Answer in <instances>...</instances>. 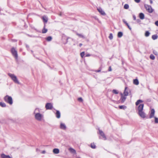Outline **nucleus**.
Returning a JSON list of instances; mask_svg holds the SVG:
<instances>
[{
  "instance_id": "f257e3e1",
  "label": "nucleus",
  "mask_w": 158,
  "mask_h": 158,
  "mask_svg": "<svg viewBox=\"0 0 158 158\" xmlns=\"http://www.w3.org/2000/svg\"><path fill=\"white\" fill-rule=\"evenodd\" d=\"M36 111H38V112L40 111V110L38 108L35 109L34 111V113L35 114V119L38 121H40L42 119V118L43 117V116L41 114L39 113H35V112Z\"/></svg>"
},
{
  "instance_id": "f03ea898",
  "label": "nucleus",
  "mask_w": 158,
  "mask_h": 158,
  "mask_svg": "<svg viewBox=\"0 0 158 158\" xmlns=\"http://www.w3.org/2000/svg\"><path fill=\"white\" fill-rule=\"evenodd\" d=\"M4 100L5 102L10 105L13 104V102L12 98L11 96L6 95L4 98Z\"/></svg>"
},
{
  "instance_id": "7ed1b4c3",
  "label": "nucleus",
  "mask_w": 158,
  "mask_h": 158,
  "mask_svg": "<svg viewBox=\"0 0 158 158\" xmlns=\"http://www.w3.org/2000/svg\"><path fill=\"white\" fill-rule=\"evenodd\" d=\"M8 75L11 78V79L15 83L18 84H19L20 83L17 78L16 76L14 74L9 73H8Z\"/></svg>"
},
{
  "instance_id": "20e7f679",
  "label": "nucleus",
  "mask_w": 158,
  "mask_h": 158,
  "mask_svg": "<svg viewBox=\"0 0 158 158\" xmlns=\"http://www.w3.org/2000/svg\"><path fill=\"white\" fill-rule=\"evenodd\" d=\"M144 7L146 10L149 13H152L154 10L152 8L151 6L147 4H145Z\"/></svg>"
},
{
  "instance_id": "39448f33",
  "label": "nucleus",
  "mask_w": 158,
  "mask_h": 158,
  "mask_svg": "<svg viewBox=\"0 0 158 158\" xmlns=\"http://www.w3.org/2000/svg\"><path fill=\"white\" fill-rule=\"evenodd\" d=\"M11 51L13 55L14 56L15 58L16 59L18 57V54L14 48H12Z\"/></svg>"
},
{
  "instance_id": "423d86ee",
  "label": "nucleus",
  "mask_w": 158,
  "mask_h": 158,
  "mask_svg": "<svg viewBox=\"0 0 158 158\" xmlns=\"http://www.w3.org/2000/svg\"><path fill=\"white\" fill-rule=\"evenodd\" d=\"M45 107L47 110H51L53 108V106L51 103H47L46 104Z\"/></svg>"
},
{
  "instance_id": "0eeeda50",
  "label": "nucleus",
  "mask_w": 158,
  "mask_h": 158,
  "mask_svg": "<svg viewBox=\"0 0 158 158\" xmlns=\"http://www.w3.org/2000/svg\"><path fill=\"white\" fill-rule=\"evenodd\" d=\"M99 134L102 136L104 140H106V138L105 136L104 133L102 131L99 129Z\"/></svg>"
},
{
  "instance_id": "6e6552de",
  "label": "nucleus",
  "mask_w": 158,
  "mask_h": 158,
  "mask_svg": "<svg viewBox=\"0 0 158 158\" xmlns=\"http://www.w3.org/2000/svg\"><path fill=\"white\" fill-rule=\"evenodd\" d=\"M155 112V111L154 109H152L151 110V113H150V115L149 117V118H151L154 117Z\"/></svg>"
},
{
  "instance_id": "1a4fd4ad",
  "label": "nucleus",
  "mask_w": 158,
  "mask_h": 158,
  "mask_svg": "<svg viewBox=\"0 0 158 158\" xmlns=\"http://www.w3.org/2000/svg\"><path fill=\"white\" fill-rule=\"evenodd\" d=\"M143 107L144 104H140L138 107L137 109L138 110V112L143 111Z\"/></svg>"
},
{
  "instance_id": "9d476101",
  "label": "nucleus",
  "mask_w": 158,
  "mask_h": 158,
  "mask_svg": "<svg viewBox=\"0 0 158 158\" xmlns=\"http://www.w3.org/2000/svg\"><path fill=\"white\" fill-rule=\"evenodd\" d=\"M138 114L142 118H144L146 117L145 114L143 111L138 112Z\"/></svg>"
},
{
  "instance_id": "9b49d317",
  "label": "nucleus",
  "mask_w": 158,
  "mask_h": 158,
  "mask_svg": "<svg viewBox=\"0 0 158 158\" xmlns=\"http://www.w3.org/2000/svg\"><path fill=\"white\" fill-rule=\"evenodd\" d=\"M121 97L120 98V100H121V102L122 103H123L125 101L126 97H125V96H123V94L122 93H121Z\"/></svg>"
},
{
  "instance_id": "f8f14e48",
  "label": "nucleus",
  "mask_w": 158,
  "mask_h": 158,
  "mask_svg": "<svg viewBox=\"0 0 158 158\" xmlns=\"http://www.w3.org/2000/svg\"><path fill=\"white\" fill-rule=\"evenodd\" d=\"M97 10L101 15H105V13L104 11L102 10V9L101 8L99 7L97 8Z\"/></svg>"
},
{
  "instance_id": "ddd939ff",
  "label": "nucleus",
  "mask_w": 158,
  "mask_h": 158,
  "mask_svg": "<svg viewBox=\"0 0 158 158\" xmlns=\"http://www.w3.org/2000/svg\"><path fill=\"white\" fill-rule=\"evenodd\" d=\"M60 128L62 130H65L66 129V126L64 123H61L60 125Z\"/></svg>"
},
{
  "instance_id": "4468645a",
  "label": "nucleus",
  "mask_w": 158,
  "mask_h": 158,
  "mask_svg": "<svg viewBox=\"0 0 158 158\" xmlns=\"http://www.w3.org/2000/svg\"><path fill=\"white\" fill-rule=\"evenodd\" d=\"M56 117L58 118H60V113L59 111L58 110H56Z\"/></svg>"
},
{
  "instance_id": "2eb2a0df",
  "label": "nucleus",
  "mask_w": 158,
  "mask_h": 158,
  "mask_svg": "<svg viewBox=\"0 0 158 158\" xmlns=\"http://www.w3.org/2000/svg\"><path fill=\"white\" fill-rule=\"evenodd\" d=\"M59 150L58 148H55L53 150V152L55 154H57L59 152Z\"/></svg>"
},
{
  "instance_id": "dca6fc26",
  "label": "nucleus",
  "mask_w": 158,
  "mask_h": 158,
  "mask_svg": "<svg viewBox=\"0 0 158 158\" xmlns=\"http://www.w3.org/2000/svg\"><path fill=\"white\" fill-rule=\"evenodd\" d=\"M42 19L43 20V22L44 23H46L48 21V18L45 16H44L42 17Z\"/></svg>"
},
{
  "instance_id": "f3484780",
  "label": "nucleus",
  "mask_w": 158,
  "mask_h": 158,
  "mask_svg": "<svg viewBox=\"0 0 158 158\" xmlns=\"http://www.w3.org/2000/svg\"><path fill=\"white\" fill-rule=\"evenodd\" d=\"M9 155H6L4 153H2L1 155V158H9Z\"/></svg>"
},
{
  "instance_id": "a211bd4d",
  "label": "nucleus",
  "mask_w": 158,
  "mask_h": 158,
  "mask_svg": "<svg viewBox=\"0 0 158 158\" xmlns=\"http://www.w3.org/2000/svg\"><path fill=\"white\" fill-rule=\"evenodd\" d=\"M133 82L134 84L136 85H138L139 84V81L137 79H134L133 80Z\"/></svg>"
},
{
  "instance_id": "6ab92c4d",
  "label": "nucleus",
  "mask_w": 158,
  "mask_h": 158,
  "mask_svg": "<svg viewBox=\"0 0 158 158\" xmlns=\"http://www.w3.org/2000/svg\"><path fill=\"white\" fill-rule=\"evenodd\" d=\"M139 17L140 18V19H143L144 18V15L143 13H141L139 14Z\"/></svg>"
},
{
  "instance_id": "aec40b11",
  "label": "nucleus",
  "mask_w": 158,
  "mask_h": 158,
  "mask_svg": "<svg viewBox=\"0 0 158 158\" xmlns=\"http://www.w3.org/2000/svg\"><path fill=\"white\" fill-rule=\"evenodd\" d=\"M69 150L70 152L72 153L75 154L76 153V151L75 150L72 148H69Z\"/></svg>"
},
{
  "instance_id": "412c9836",
  "label": "nucleus",
  "mask_w": 158,
  "mask_h": 158,
  "mask_svg": "<svg viewBox=\"0 0 158 158\" xmlns=\"http://www.w3.org/2000/svg\"><path fill=\"white\" fill-rule=\"evenodd\" d=\"M127 88V87H125V89L123 93L124 96H127L128 94V91H126V89Z\"/></svg>"
},
{
  "instance_id": "4be33fe9",
  "label": "nucleus",
  "mask_w": 158,
  "mask_h": 158,
  "mask_svg": "<svg viewBox=\"0 0 158 158\" xmlns=\"http://www.w3.org/2000/svg\"><path fill=\"white\" fill-rule=\"evenodd\" d=\"M45 25L44 24V27L42 30V33H45L48 31V29L45 28Z\"/></svg>"
},
{
  "instance_id": "5701e85b",
  "label": "nucleus",
  "mask_w": 158,
  "mask_h": 158,
  "mask_svg": "<svg viewBox=\"0 0 158 158\" xmlns=\"http://www.w3.org/2000/svg\"><path fill=\"white\" fill-rule=\"evenodd\" d=\"M143 102V101H142L141 100H138L137 102H135V105L136 106H138L139 104L140 103L142 102Z\"/></svg>"
},
{
  "instance_id": "b1692460",
  "label": "nucleus",
  "mask_w": 158,
  "mask_h": 158,
  "mask_svg": "<svg viewBox=\"0 0 158 158\" xmlns=\"http://www.w3.org/2000/svg\"><path fill=\"white\" fill-rule=\"evenodd\" d=\"M0 106L2 107H5L6 106V104L2 102H0Z\"/></svg>"
},
{
  "instance_id": "393cba45",
  "label": "nucleus",
  "mask_w": 158,
  "mask_h": 158,
  "mask_svg": "<svg viewBox=\"0 0 158 158\" xmlns=\"http://www.w3.org/2000/svg\"><path fill=\"white\" fill-rule=\"evenodd\" d=\"M119 108L120 109L125 110L127 108V107L124 105H122L119 106Z\"/></svg>"
},
{
  "instance_id": "a878e982",
  "label": "nucleus",
  "mask_w": 158,
  "mask_h": 158,
  "mask_svg": "<svg viewBox=\"0 0 158 158\" xmlns=\"http://www.w3.org/2000/svg\"><path fill=\"white\" fill-rule=\"evenodd\" d=\"M90 146L93 149H95L96 148V146L94 143H91Z\"/></svg>"
},
{
  "instance_id": "bb28decb",
  "label": "nucleus",
  "mask_w": 158,
  "mask_h": 158,
  "mask_svg": "<svg viewBox=\"0 0 158 158\" xmlns=\"http://www.w3.org/2000/svg\"><path fill=\"white\" fill-rule=\"evenodd\" d=\"M152 38L153 40H155L157 38L158 36L157 35H154L152 36Z\"/></svg>"
},
{
  "instance_id": "cd10ccee",
  "label": "nucleus",
  "mask_w": 158,
  "mask_h": 158,
  "mask_svg": "<svg viewBox=\"0 0 158 158\" xmlns=\"http://www.w3.org/2000/svg\"><path fill=\"white\" fill-rule=\"evenodd\" d=\"M76 34L77 35H78L80 37H81V38H83L84 39L85 38V36L83 35L82 34H80L77 32L76 33Z\"/></svg>"
},
{
  "instance_id": "c85d7f7f",
  "label": "nucleus",
  "mask_w": 158,
  "mask_h": 158,
  "mask_svg": "<svg viewBox=\"0 0 158 158\" xmlns=\"http://www.w3.org/2000/svg\"><path fill=\"white\" fill-rule=\"evenodd\" d=\"M123 35V33L121 32H119L118 33V38H121Z\"/></svg>"
},
{
  "instance_id": "c756f323",
  "label": "nucleus",
  "mask_w": 158,
  "mask_h": 158,
  "mask_svg": "<svg viewBox=\"0 0 158 158\" xmlns=\"http://www.w3.org/2000/svg\"><path fill=\"white\" fill-rule=\"evenodd\" d=\"M52 39V38L51 36H49L46 39V40L47 41H51Z\"/></svg>"
},
{
  "instance_id": "7c9ffc66",
  "label": "nucleus",
  "mask_w": 158,
  "mask_h": 158,
  "mask_svg": "<svg viewBox=\"0 0 158 158\" xmlns=\"http://www.w3.org/2000/svg\"><path fill=\"white\" fill-rule=\"evenodd\" d=\"M150 34V32L148 31H147L145 32V35L146 37H148L149 35Z\"/></svg>"
},
{
  "instance_id": "2f4dec72",
  "label": "nucleus",
  "mask_w": 158,
  "mask_h": 158,
  "mask_svg": "<svg viewBox=\"0 0 158 158\" xmlns=\"http://www.w3.org/2000/svg\"><path fill=\"white\" fill-rule=\"evenodd\" d=\"M155 119L154 122L155 123H158V118L156 117H154Z\"/></svg>"
},
{
  "instance_id": "473e14b6",
  "label": "nucleus",
  "mask_w": 158,
  "mask_h": 158,
  "mask_svg": "<svg viewBox=\"0 0 158 158\" xmlns=\"http://www.w3.org/2000/svg\"><path fill=\"white\" fill-rule=\"evenodd\" d=\"M129 6L128 4H125L124 6V8L125 9H127L129 8Z\"/></svg>"
},
{
  "instance_id": "72a5a7b5",
  "label": "nucleus",
  "mask_w": 158,
  "mask_h": 158,
  "mask_svg": "<svg viewBox=\"0 0 158 158\" xmlns=\"http://www.w3.org/2000/svg\"><path fill=\"white\" fill-rule=\"evenodd\" d=\"M113 93L115 94H118V92L116 89H114L112 90Z\"/></svg>"
},
{
  "instance_id": "f704fd0d",
  "label": "nucleus",
  "mask_w": 158,
  "mask_h": 158,
  "mask_svg": "<svg viewBox=\"0 0 158 158\" xmlns=\"http://www.w3.org/2000/svg\"><path fill=\"white\" fill-rule=\"evenodd\" d=\"M109 38L110 40H111L113 39V36L112 34V33H110V34L109 36Z\"/></svg>"
},
{
  "instance_id": "c9c22d12",
  "label": "nucleus",
  "mask_w": 158,
  "mask_h": 158,
  "mask_svg": "<svg viewBox=\"0 0 158 158\" xmlns=\"http://www.w3.org/2000/svg\"><path fill=\"white\" fill-rule=\"evenodd\" d=\"M150 57L151 59H154L155 58V56L152 54H151L150 55Z\"/></svg>"
},
{
  "instance_id": "e433bc0d",
  "label": "nucleus",
  "mask_w": 158,
  "mask_h": 158,
  "mask_svg": "<svg viewBox=\"0 0 158 158\" xmlns=\"http://www.w3.org/2000/svg\"><path fill=\"white\" fill-rule=\"evenodd\" d=\"M80 55H81V57L82 58H83V57L85 55L84 52H82L80 54Z\"/></svg>"
},
{
  "instance_id": "4c0bfd02",
  "label": "nucleus",
  "mask_w": 158,
  "mask_h": 158,
  "mask_svg": "<svg viewBox=\"0 0 158 158\" xmlns=\"http://www.w3.org/2000/svg\"><path fill=\"white\" fill-rule=\"evenodd\" d=\"M78 101L80 102H82L83 101V99L82 98H78Z\"/></svg>"
},
{
  "instance_id": "58836bf2",
  "label": "nucleus",
  "mask_w": 158,
  "mask_h": 158,
  "mask_svg": "<svg viewBox=\"0 0 158 158\" xmlns=\"http://www.w3.org/2000/svg\"><path fill=\"white\" fill-rule=\"evenodd\" d=\"M126 25L127 26V27L130 30H131V27H130V26L128 24V23H127Z\"/></svg>"
},
{
  "instance_id": "ea45409f",
  "label": "nucleus",
  "mask_w": 158,
  "mask_h": 158,
  "mask_svg": "<svg viewBox=\"0 0 158 158\" xmlns=\"http://www.w3.org/2000/svg\"><path fill=\"white\" fill-rule=\"evenodd\" d=\"M101 71V68L100 67L99 69L98 70H96L95 71L96 72H100Z\"/></svg>"
},
{
  "instance_id": "a19ab883",
  "label": "nucleus",
  "mask_w": 158,
  "mask_h": 158,
  "mask_svg": "<svg viewBox=\"0 0 158 158\" xmlns=\"http://www.w3.org/2000/svg\"><path fill=\"white\" fill-rule=\"evenodd\" d=\"M123 23L125 24H126L127 23L125 19H123Z\"/></svg>"
},
{
  "instance_id": "79ce46f5",
  "label": "nucleus",
  "mask_w": 158,
  "mask_h": 158,
  "mask_svg": "<svg viewBox=\"0 0 158 158\" xmlns=\"http://www.w3.org/2000/svg\"><path fill=\"white\" fill-rule=\"evenodd\" d=\"M112 70L110 66L109 67L108 71H111Z\"/></svg>"
},
{
  "instance_id": "37998d69",
  "label": "nucleus",
  "mask_w": 158,
  "mask_h": 158,
  "mask_svg": "<svg viewBox=\"0 0 158 158\" xmlns=\"http://www.w3.org/2000/svg\"><path fill=\"white\" fill-rule=\"evenodd\" d=\"M155 24L156 26H158V21L155 22Z\"/></svg>"
},
{
  "instance_id": "c03bdc74",
  "label": "nucleus",
  "mask_w": 158,
  "mask_h": 158,
  "mask_svg": "<svg viewBox=\"0 0 158 158\" xmlns=\"http://www.w3.org/2000/svg\"><path fill=\"white\" fill-rule=\"evenodd\" d=\"M135 2L137 3H139L140 1V0H134Z\"/></svg>"
},
{
  "instance_id": "a18cd8bd",
  "label": "nucleus",
  "mask_w": 158,
  "mask_h": 158,
  "mask_svg": "<svg viewBox=\"0 0 158 158\" xmlns=\"http://www.w3.org/2000/svg\"><path fill=\"white\" fill-rule=\"evenodd\" d=\"M133 19L134 20H136V17L135 15H133Z\"/></svg>"
},
{
  "instance_id": "49530a36",
  "label": "nucleus",
  "mask_w": 158,
  "mask_h": 158,
  "mask_svg": "<svg viewBox=\"0 0 158 158\" xmlns=\"http://www.w3.org/2000/svg\"><path fill=\"white\" fill-rule=\"evenodd\" d=\"M46 152L45 150H44L43 151H42L41 152V153L42 154H45Z\"/></svg>"
},
{
  "instance_id": "de8ad7c7",
  "label": "nucleus",
  "mask_w": 158,
  "mask_h": 158,
  "mask_svg": "<svg viewBox=\"0 0 158 158\" xmlns=\"http://www.w3.org/2000/svg\"><path fill=\"white\" fill-rule=\"evenodd\" d=\"M136 21L137 23H139L140 21V20L139 19H138L136 20Z\"/></svg>"
},
{
  "instance_id": "09e8293b",
  "label": "nucleus",
  "mask_w": 158,
  "mask_h": 158,
  "mask_svg": "<svg viewBox=\"0 0 158 158\" xmlns=\"http://www.w3.org/2000/svg\"><path fill=\"white\" fill-rule=\"evenodd\" d=\"M90 56V55L89 54H86L85 56L86 57H88Z\"/></svg>"
},
{
  "instance_id": "8fccbe9b",
  "label": "nucleus",
  "mask_w": 158,
  "mask_h": 158,
  "mask_svg": "<svg viewBox=\"0 0 158 158\" xmlns=\"http://www.w3.org/2000/svg\"><path fill=\"white\" fill-rule=\"evenodd\" d=\"M26 47L27 48H29V46L28 45H27V44H26Z\"/></svg>"
},
{
  "instance_id": "3c124183",
  "label": "nucleus",
  "mask_w": 158,
  "mask_h": 158,
  "mask_svg": "<svg viewBox=\"0 0 158 158\" xmlns=\"http://www.w3.org/2000/svg\"><path fill=\"white\" fill-rule=\"evenodd\" d=\"M40 151V149H39L38 148H36V151L37 152H38V151Z\"/></svg>"
},
{
  "instance_id": "603ef678",
  "label": "nucleus",
  "mask_w": 158,
  "mask_h": 158,
  "mask_svg": "<svg viewBox=\"0 0 158 158\" xmlns=\"http://www.w3.org/2000/svg\"><path fill=\"white\" fill-rule=\"evenodd\" d=\"M150 3L151 4L153 2H152V0H150Z\"/></svg>"
},
{
  "instance_id": "864d4df0",
  "label": "nucleus",
  "mask_w": 158,
  "mask_h": 158,
  "mask_svg": "<svg viewBox=\"0 0 158 158\" xmlns=\"http://www.w3.org/2000/svg\"><path fill=\"white\" fill-rule=\"evenodd\" d=\"M82 45V44L81 43H80L79 44V46L80 47Z\"/></svg>"
},
{
  "instance_id": "5fc2aeb1",
  "label": "nucleus",
  "mask_w": 158,
  "mask_h": 158,
  "mask_svg": "<svg viewBox=\"0 0 158 158\" xmlns=\"http://www.w3.org/2000/svg\"><path fill=\"white\" fill-rule=\"evenodd\" d=\"M59 15L60 16H61L62 15V13H61L59 14Z\"/></svg>"
},
{
  "instance_id": "6e6d98bb",
  "label": "nucleus",
  "mask_w": 158,
  "mask_h": 158,
  "mask_svg": "<svg viewBox=\"0 0 158 158\" xmlns=\"http://www.w3.org/2000/svg\"><path fill=\"white\" fill-rule=\"evenodd\" d=\"M123 61H122V63L123 64Z\"/></svg>"
},
{
  "instance_id": "4d7b16f0",
  "label": "nucleus",
  "mask_w": 158,
  "mask_h": 158,
  "mask_svg": "<svg viewBox=\"0 0 158 158\" xmlns=\"http://www.w3.org/2000/svg\"><path fill=\"white\" fill-rule=\"evenodd\" d=\"M80 158V157H78V158Z\"/></svg>"
}]
</instances>
